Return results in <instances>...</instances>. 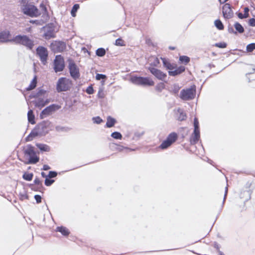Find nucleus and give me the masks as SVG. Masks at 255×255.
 <instances>
[{
	"instance_id": "nucleus-1",
	"label": "nucleus",
	"mask_w": 255,
	"mask_h": 255,
	"mask_svg": "<svg viewBox=\"0 0 255 255\" xmlns=\"http://www.w3.org/2000/svg\"><path fill=\"white\" fill-rule=\"evenodd\" d=\"M13 42L20 44L26 47L27 49L32 50L34 45V41L26 35H18L11 39Z\"/></svg>"
},
{
	"instance_id": "nucleus-2",
	"label": "nucleus",
	"mask_w": 255,
	"mask_h": 255,
	"mask_svg": "<svg viewBox=\"0 0 255 255\" xmlns=\"http://www.w3.org/2000/svg\"><path fill=\"white\" fill-rule=\"evenodd\" d=\"M24 153L28 157L27 164H36L39 160V157L34 151V147L30 144L28 145L24 149Z\"/></svg>"
},
{
	"instance_id": "nucleus-3",
	"label": "nucleus",
	"mask_w": 255,
	"mask_h": 255,
	"mask_svg": "<svg viewBox=\"0 0 255 255\" xmlns=\"http://www.w3.org/2000/svg\"><path fill=\"white\" fill-rule=\"evenodd\" d=\"M131 82L135 85L141 86H153L154 82L148 77L133 76L130 78Z\"/></svg>"
},
{
	"instance_id": "nucleus-4",
	"label": "nucleus",
	"mask_w": 255,
	"mask_h": 255,
	"mask_svg": "<svg viewBox=\"0 0 255 255\" xmlns=\"http://www.w3.org/2000/svg\"><path fill=\"white\" fill-rule=\"evenodd\" d=\"M196 93L195 86L186 89H183L181 91L180 98L184 101H188L193 99Z\"/></svg>"
},
{
	"instance_id": "nucleus-5",
	"label": "nucleus",
	"mask_w": 255,
	"mask_h": 255,
	"mask_svg": "<svg viewBox=\"0 0 255 255\" xmlns=\"http://www.w3.org/2000/svg\"><path fill=\"white\" fill-rule=\"evenodd\" d=\"M70 81L66 78L62 77L59 78L57 81L56 90L58 92L66 91L70 88Z\"/></svg>"
},
{
	"instance_id": "nucleus-6",
	"label": "nucleus",
	"mask_w": 255,
	"mask_h": 255,
	"mask_svg": "<svg viewBox=\"0 0 255 255\" xmlns=\"http://www.w3.org/2000/svg\"><path fill=\"white\" fill-rule=\"evenodd\" d=\"M61 107L56 104H52L42 111L40 114L41 119H44L51 115H52L55 111L58 110Z\"/></svg>"
},
{
	"instance_id": "nucleus-7",
	"label": "nucleus",
	"mask_w": 255,
	"mask_h": 255,
	"mask_svg": "<svg viewBox=\"0 0 255 255\" xmlns=\"http://www.w3.org/2000/svg\"><path fill=\"white\" fill-rule=\"evenodd\" d=\"M64 61L61 55H57L54 61V69L55 72L62 71L64 68Z\"/></svg>"
},
{
	"instance_id": "nucleus-8",
	"label": "nucleus",
	"mask_w": 255,
	"mask_h": 255,
	"mask_svg": "<svg viewBox=\"0 0 255 255\" xmlns=\"http://www.w3.org/2000/svg\"><path fill=\"white\" fill-rule=\"evenodd\" d=\"M36 52L41 62L45 65L47 62L48 54L47 49L43 46H39L36 49Z\"/></svg>"
},
{
	"instance_id": "nucleus-9",
	"label": "nucleus",
	"mask_w": 255,
	"mask_h": 255,
	"mask_svg": "<svg viewBox=\"0 0 255 255\" xmlns=\"http://www.w3.org/2000/svg\"><path fill=\"white\" fill-rule=\"evenodd\" d=\"M22 11L25 14L31 17H35L37 15L38 9L33 5H27L24 6Z\"/></svg>"
},
{
	"instance_id": "nucleus-10",
	"label": "nucleus",
	"mask_w": 255,
	"mask_h": 255,
	"mask_svg": "<svg viewBox=\"0 0 255 255\" xmlns=\"http://www.w3.org/2000/svg\"><path fill=\"white\" fill-rule=\"evenodd\" d=\"M69 69L71 77L74 79H78L80 77V73L79 68L77 67L75 63L72 61H70L69 63Z\"/></svg>"
},
{
	"instance_id": "nucleus-11",
	"label": "nucleus",
	"mask_w": 255,
	"mask_h": 255,
	"mask_svg": "<svg viewBox=\"0 0 255 255\" xmlns=\"http://www.w3.org/2000/svg\"><path fill=\"white\" fill-rule=\"evenodd\" d=\"M148 69L152 74L160 80L164 81L166 78V74L159 69L152 67H149Z\"/></svg>"
},
{
	"instance_id": "nucleus-12",
	"label": "nucleus",
	"mask_w": 255,
	"mask_h": 255,
	"mask_svg": "<svg viewBox=\"0 0 255 255\" xmlns=\"http://www.w3.org/2000/svg\"><path fill=\"white\" fill-rule=\"evenodd\" d=\"M223 16L226 19L231 18L234 15L231 5L229 3H225L222 7Z\"/></svg>"
},
{
	"instance_id": "nucleus-13",
	"label": "nucleus",
	"mask_w": 255,
	"mask_h": 255,
	"mask_svg": "<svg viewBox=\"0 0 255 255\" xmlns=\"http://www.w3.org/2000/svg\"><path fill=\"white\" fill-rule=\"evenodd\" d=\"M43 36L46 39H49L54 37L55 33L54 28L50 26L46 27Z\"/></svg>"
},
{
	"instance_id": "nucleus-14",
	"label": "nucleus",
	"mask_w": 255,
	"mask_h": 255,
	"mask_svg": "<svg viewBox=\"0 0 255 255\" xmlns=\"http://www.w3.org/2000/svg\"><path fill=\"white\" fill-rule=\"evenodd\" d=\"M10 35L9 31L5 30L0 32V41L1 42H12L9 37Z\"/></svg>"
},
{
	"instance_id": "nucleus-15",
	"label": "nucleus",
	"mask_w": 255,
	"mask_h": 255,
	"mask_svg": "<svg viewBox=\"0 0 255 255\" xmlns=\"http://www.w3.org/2000/svg\"><path fill=\"white\" fill-rule=\"evenodd\" d=\"M53 46L57 52H63L66 49V44L63 41H55Z\"/></svg>"
},
{
	"instance_id": "nucleus-16",
	"label": "nucleus",
	"mask_w": 255,
	"mask_h": 255,
	"mask_svg": "<svg viewBox=\"0 0 255 255\" xmlns=\"http://www.w3.org/2000/svg\"><path fill=\"white\" fill-rule=\"evenodd\" d=\"M200 138V130H194L190 139V142L192 144H196Z\"/></svg>"
},
{
	"instance_id": "nucleus-17",
	"label": "nucleus",
	"mask_w": 255,
	"mask_h": 255,
	"mask_svg": "<svg viewBox=\"0 0 255 255\" xmlns=\"http://www.w3.org/2000/svg\"><path fill=\"white\" fill-rule=\"evenodd\" d=\"M185 68L184 66H181L178 67L177 68H176L175 70H172L171 71H169L168 72V74L170 76H175L178 74H181L183 72H184L185 71Z\"/></svg>"
},
{
	"instance_id": "nucleus-18",
	"label": "nucleus",
	"mask_w": 255,
	"mask_h": 255,
	"mask_svg": "<svg viewBox=\"0 0 255 255\" xmlns=\"http://www.w3.org/2000/svg\"><path fill=\"white\" fill-rule=\"evenodd\" d=\"M163 66L168 70L170 71L173 70L175 68L174 64L171 63L168 60L165 58H161Z\"/></svg>"
},
{
	"instance_id": "nucleus-19",
	"label": "nucleus",
	"mask_w": 255,
	"mask_h": 255,
	"mask_svg": "<svg viewBox=\"0 0 255 255\" xmlns=\"http://www.w3.org/2000/svg\"><path fill=\"white\" fill-rule=\"evenodd\" d=\"M148 62L149 63V67H157L160 63L159 60L158 58L151 56L148 60Z\"/></svg>"
},
{
	"instance_id": "nucleus-20",
	"label": "nucleus",
	"mask_w": 255,
	"mask_h": 255,
	"mask_svg": "<svg viewBox=\"0 0 255 255\" xmlns=\"http://www.w3.org/2000/svg\"><path fill=\"white\" fill-rule=\"evenodd\" d=\"M36 146L41 151L44 152H49L50 150V147L47 144L43 143H36Z\"/></svg>"
},
{
	"instance_id": "nucleus-21",
	"label": "nucleus",
	"mask_w": 255,
	"mask_h": 255,
	"mask_svg": "<svg viewBox=\"0 0 255 255\" xmlns=\"http://www.w3.org/2000/svg\"><path fill=\"white\" fill-rule=\"evenodd\" d=\"M56 231L57 232H60L63 236H67L70 234V232L68 229L63 226L57 227L56 228Z\"/></svg>"
},
{
	"instance_id": "nucleus-22",
	"label": "nucleus",
	"mask_w": 255,
	"mask_h": 255,
	"mask_svg": "<svg viewBox=\"0 0 255 255\" xmlns=\"http://www.w3.org/2000/svg\"><path fill=\"white\" fill-rule=\"evenodd\" d=\"M116 123V120L111 116H108L107 119L106 127L107 128H112L114 126Z\"/></svg>"
},
{
	"instance_id": "nucleus-23",
	"label": "nucleus",
	"mask_w": 255,
	"mask_h": 255,
	"mask_svg": "<svg viewBox=\"0 0 255 255\" xmlns=\"http://www.w3.org/2000/svg\"><path fill=\"white\" fill-rule=\"evenodd\" d=\"M27 118L28 122L31 124H34L35 122V116L33 114V111L32 110H30L28 111L27 113Z\"/></svg>"
},
{
	"instance_id": "nucleus-24",
	"label": "nucleus",
	"mask_w": 255,
	"mask_h": 255,
	"mask_svg": "<svg viewBox=\"0 0 255 255\" xmlns=\"http://www.w3.org/2000/svg\"><path fill=\"white\" fill-rule=\"evenodd\" d=\"M37 84V77L36 76H34L31 82H30V84H29V86L26 88V90L27 91H30L33 89H34Z\"/></svg>"
},
{
	"instance_id": "nucleus-25",
	"label": "nucleus",
	"mask_w": 255,
	"mask_h": 255,
	"mask_svg": "<svg viewBox=\"0 0 255 255\" xmlns=\"http://www.w3.org/2000/svg\"><path fill=\"white\" fill-rule=\"evenodd\" d=\"M177 134L175 132H172L168 135L166 139L172 144L173 142L175 141V140L177 139Z\"/></svg>"
},
{
	"instance_id": "nucleus-26",
	"label": "nucleus",
	"mask_w": 255,
	"mask_h": 255,
	"mask_svg": "<svg viewBox=\"0 0 255 255\" xmlns=\"http://www.w3.org/2000/svg\"><path fill=\"white\" fill-rule=\"evenodd\" d=\"M39 133L36 131H32L26 137L25 139L26 141H30L33 140V139L37 136Z\"/></svg>"
},
{
	"instance_id": "nucleus-27",
	"label": "nucleus",
	"mask_w": 255,
	"mask_h": 255,
	"mask_svg": "<svg viewBox=\"0 0 255 255\" xmlns=\"http://www.w3.org/2000/svg\"><path fill=\"white\" fill-rule=\"evenodd\" d=\"M46 91L42 89H38V91L36 94H33L30 95L31 98H38L39 96L44 95L46 93Z\"/></svg>"
},
{
	"instance_id": "nucleus-28",
	"label": "nucleus",
	"mask_w": 255,
	"mask_h": 255,
	"mask_svg": "<svg viewBox=\"0 0 255 255\" xmlns=\"http://www.w3.org/2000/svg\"><path fill=\"white\" fill-rule=\"evenodd\" d=\"M234 27L236 31L240 33H243L244 32V28L240 23L238 22L235 23Z\"/></svg>"
},
{
	"instance_id": "nucleus-29",
	"label": "nucleus",
	"mask_w": 255,
	"mask_h": 255,
	"mask_svg": "<svg viewBox=\"0 0 255 255\" xmlns=\"http://www.w3.org/2000/svg\"><path fill=\"white\" fill-rule=\"evenodd\" d=\"M214 24L215 26L217 27V28H218L219 30L224 29V25L220 19H216L214 21Z\"/></svg>"
},
{
	"instance_id": "nucleus-30",
	"label": "nucleus",
	"mask_w": 255,
	"mask_h": 255,
	"mask_svg": "<svg viewBox=\"0 0 255 255\" xmlns=\"http://www.w3.org/2000/svg\"><path fill=\"white\" fill-rule=\"evenodd\" d=\"M35 106L36 107L41 108L44 107V100L42 99H38L37 101H35Z\"/></svg>"
},
{
	"instance_id": "nucleus-31",
	"label": "nucleus",
	"mask_w": 255,
	"mask_h": 255,
	"mask_svg": "<svg viewBox=\"0 0 255 255\" xmlns=\"http://www.w3.org/2000/svg\"><path fill=\"white\" fill-rule=\"evenodd\" d=\"M178 113H179V115L178 117V120L180 121H182L185 120L186 119V115L184 113L182 110L179 109L178 110Z\"/></svg>"
},
{
	"instance_id": "nucleus-32",
	"label": "nucleus",
	"mask_w": 255,
	"mask_h": 255,
	"mask_svg": "<svg viewBox=\"0 0 255 255\" xmlns=\"http://www.w3.org/2000/svg\"><path fill=\"white\" fill-rule=\"evenodd\" d=\"M33 176V174L32 173H26L25 172L22 177L26 181H31L32 179V177Z\"/></svg>"
},
{
	"instance_id": "nucleus-33",
	"label": "nucleus",
	"mask_w": 255,
	"mask_h": 255,
	"mask_svg": "<svg viewBox=\"0 0 255 255\" xmlns=\"http://www.w3.org/2000/svg\"><path fill=\"white\" fill-rule=\"evenodd\" d=\"M171 145V143H170L169 141H168V140L165 139L162 142V143L159 146V147L163 149H166L167 147H168L169 146H170Z\"/></svg>"
},
{
	"instance_id": "nucleus-34",
	"label": "nucleus",
	"mask_w": 255,
	"mask_h": 255,
	"mask_svg": "<svg viewBox=\"0 0 255 255\" xmlns=\"http://www.w3.org/2000/svg\"><path fill=\"white\" fill-rule=\"evenodd\" d=\"M79 8V5L78 4H74L71 11V14L73 17H75L76 16V12L78 10Z\"/></svg>"
},
{
	"instance_id": "nucleus-35",
	"label": "nucleus",
	"mask_w": 255,
	"mask_h": 255,
	"mask_svg": "<svg viewBox=\"0 0 255 255\" xmlns=\"http://www.w3.org/2000/svg\"><path fill=\"white\" fill-rule=\"evenodd\" d=\"M106 54L105 49L103 48H99L96 50V55L100 57L104 56Z\"/></svg>"
},
{
	"instance_id": "nucleus-36",
	"label": "nucleus",
	"mask_w": 255,
	"mask_h": 255,
	"mask_svg": "<svg viewBox=\"0 0 255 255\" xmlns=\"http://www.w3.org/2000/svg\"><path fill=\"white\" fill-rule=\"evenodd\" d=\"M111 136L116 139H121L122 138V134L118 131H115L111 134Z\"/></svg>"
},
{
	"instance_id": "nucleus-37",
	"label": "nucleus",
	"mask_w": 255,
	"mask_h": 255,
	"mask_svg": "<svg viewBox=\"0 0 255 255\" xmlns=\"http://www.w3.org/2000/svg\"><path fill=\"white\" fill-rule=\"evenodd\" d=\"M179 60L186 64L190 61V58L186 56H181L179 57Z\"/></svg>"
},
{
	"instance_id": "nucleus-38",
	"label": "nucleus",
	"mask_w": 255,
	"mask_h": 255,
	"mask_svg": "<svg viewBox=\"0 0 255 255\" xmlns=\"http://www.w3.org/2000/svg\"><path fill=\"white\" fill-rule=\"evenodd\" d=\"M246 49L248 52H252L255 49V43H252L248 44L247 46Z\"/></svg>"
},
{
	"instance_id": "nucleus-39",
	"label": "nucleus",
	"mask_w": 255,
	"mask_h": 255,
	"mask_svg": "<svg viewBox=\"0 0 255 255\" xmlns=\"http://www.w3.org/2000/svg\"><path fill=\"white\" fill-rule=\"evenodd\" d=\"M92 121H93V122L94 123L97 124H100L102 122H103V120L99 116L96 117H93L92 118Z\"/></svg>"
},
{
	"instance_id": "nucleus-40",
	"label": "nucleus",
	"mask_w": 255,
	"mask_h": 255,
	"mask_svg": "<svg viewBox=\"0 0 255 255\" xmlns=\"http://www.w3.org/2000/svg\"><path fill=\"white\" fill-rule=\"evenodd\" d=\"M194 130H199V122L196 118H195L194 119Z\"/></svg>"
},
{
	"instance_id": "nucleus-41",
	"label": "nucleus",
	"mask_w": 255,
	"mask_h": 255,
	"mask_svg": "<svg viewBox=\"0 0 255 255\" xmlns=\"http://www.w3.org/2000/svg\"><path fill=\"white\" fill-rule=\"evenodd\" d=\"M54 182L53 179H49L48 178H46L45 180V185L47 186H49L51 185Z\"/></svg>"
},
{
	"instance_id": "nucleus-42",
	"label": "nucleus",
	"mask_w": 255,
	"mask_h": 255,
	"mask_svg": "<svg viewBox=\"0 0 255 255\" xmlns=\"http://www.w3.org/2000/svg\"><path fill=\"white\" fill-rule=\"evenodd\" d=\"M215 46L219 48H224L227 47V44L225 42H219L216 43Z\"/></svg>"
},
{
	"instance_id": "nucleus-43",
	"label": "nucleus",
	"mask_w": 255,
	"mask_h": 255,
	"mask_svg": "<svg viewBox=\"0 0 255 255\" xmlns=\"http://www.w3.org/2000/svg\"><path fill=\"white\" fill-rule=\"evenodd\" d=\"M115 45L117 46L124 45V41L121 38H118L116 40Z\"/></svg>"
},
{
	"instance_id": "nucleus-44",
	"label": "nucleus",
	"mask_w": 255,
	"mask_h": 255,
	"mask_svg": "<svg viewBox=\"0 0 255 255\" xmlns=\"http://www.w3.org/2000/svg\"><path fill=\"white\" fill-rule=\"evenodd\" d=\"M57 175V173L55 171H50L48 175V177L49 178H54Z\"/></svg>"
},
{
	"instance_id": "nucleus-45",
	"label": "nucleus",
	"mask_w": 255,
	"mask_h": 255,
	"mask_svg": "<svg viewBox=\"0 0 255 255\" xmlns=\"http://www.w3.org/2000/svg\"><path fill=\"white\" fill-rule=\"evenodd\" d=\"M106 78V76L102 74H97L96 76V79L97 80H100L101 79H104Z\"/></svg>"
},
{
	"instance_id": "nucleus-46",
	"label": "nucleus",
	"mask_w": 255,
	"mask_h": 255,
	"mask_svg": "<svg viewBox=\"0 0 255 255\" xmlns=\"http://www.w3.org/2000/svg\"><path fill=\"white\" fill-rule=\"evenodd\" d=\"M86 92L88 94H92L94 93V89H93V87L92 86H89L87 88Z\"/></svg>"
},
{
	"instance_id": "nucleus-47",
	"label": "nucleus",
	"mask_w": 255,
	"mask_h": 255,
	"mask_svg": "<svg viewBox=\"0 0 255 255\" xmlns=\"http://www.w3.org/2000/svg\"><path fill=\"white\" fill-rule=\"evenodd\" d=\"M249 24L251 26H255V19L251 18L249 21Z\"/></svg>"
},
{
	"instance_id": "nucleus-48",
	"label": "nucleus",
	"mask_w": 255,
	"mask_h": 255,
	"mask_svg": "<svg viewBox=\"0 0 255 255\" xmlns=\"http://www.w3.org/2000/svg\"><path fill=\"white\" fill-rule=\"evenodd\" d=\"M34 199L37 203H39L41 202V197L39 195H35L34 196Z\"/></svg>"
},
{
	"instance_id": "nucleus-49",
	"label": "nucleus",
	"mask_w": 255,
	"mask_h": 255,
	"mask_svg": "<svg viewBox=\"0 0 255 255\" xmlns=\"http://www.w3.org/2000/svg\"><path fill=\"white\" fill-rule=\"evenodd\" d=\"M249 8L248 7H246L244 8V14L246 16L247 18L249 16Z\"/></svg>"
},
{
	"instance_id": "nucleus-50",
	"label": "nucleus",
	"mask_w": 255,
	"mask_h": 255,
	"mask_svg": "<svg viewBox=\"0 0 255 255\" xmlns=\"http://www.w3.org/2000/svg\"><path fill=\"white\" fill-rule=\"evenodd\" d=\"M34 183L38 185H41L42 184L41 181L38 177H36L34 180Z\"/></svg>"
},
{
	"instance_id": "nucleus-51",
	"label": "nucleus",
	"mask_w": 255,
	"mask_h": 255,
	"mask_svg": "<svg viewBox=\"0 0 255 255\" xmlns=\"http://www.w3.org/2000/svg\"><path fill=\"white\" fill-rule=\"evenodd\" d=\"M237 15H238V16L239 17V18H240V19H243V18H247L246 16L245 15V14H242L241 12L238 13Z\"/></svg>"
},
{
	"instance_id": "nucleus-52",
	"label": "nucleus",
	"mask_w": 255,
	"mask_h": 255,
	"mask_svg": "<svg viewBox=\"0 0 255 255\" xmlns=\"http://www.w3.org/2000/svg\"><path fill=\"white\" fill-rule=\"evenodd\" d=\"M227 193H228V187L226 186L225 188V194H224V199H223V203H224V202L226 199Z\"/></svg>"
},
{
	"instance_id": "nucleus-53",
	"label": "nucleus",
	"mask_w": 255,
	"mask_h": 255,
	"mask_svg": "<svg viewBox=\"0 0 255 255\" xmlns=\"http://www.w3.org/2000/svg\"><path fill=\"white\" fill-rule=\"evenodd\" d=\"M179 87L177 85H174L173 91L175 94L178 92Z\"/></svg>"
},
{
	"instance_id": "nucleus-54",
	"label": "nucleus",
	"mask_w": 255,
	"mask_h": 255,
	"mask_svg": "<svg viewBox=\"0 0 255 255\" xmlns=\"http://www.w3.org/2000/svg\"><path fill=\"white\" fill-rule=\"evenodd\" d=\"M50 169V167L49 165L45 164L43 166L42 169L44 170H48Z\"/></svg>"
},
{
	"instance_id": "nucleus-55",
	"label": "nucleus",
	"mask_w": 255,
	"mask_h": 255,
	"mask_svg": "<svg viewBox=\"0 0 255 255\" xmlns=\"http://www.w3.org/2000/svg\"><path fill=\"white\" fill-rule=\"evenodd\" d=\"M41 175L42 177L45 178V179L46 178H48V175H47L44 172H42L41 173Z\"/></svg>"
},
{
	"instance_id": "nucleus-56",
	"label": "nucleus",
	"mask_w": 255,
	"mask_h": 255,
	"mask_svg": "<svg viewBox=\"0 0 255 255\" xmlns=\"http://www.w3.org/2000/svg\"><path fill=\"white\" fill-rule=\"evenodd\" d=\"M103 91L102 90H99V92H98V97L99 98H103V96L101 95V93H102Z\"/></svg>"
},
{
	"instance_id": "nucleus-57",
	"label": "nucleus",
	"mask_w": 255,
	"mask_h": 255,
	"mask_svg": "<svg viewBox=\"0 0 255 255\" xmlns=\"http://www.w3.org/2000/svg\"><path fill=\"white\" fill-rule=\"evenodd\" d=\"M228 30L230 33H236V32L234 31V29L233 28H229Z\"/></svg>"
},
{
	"instance_id": "nucleus-58",
	"label": "nucleus",
	"mask_w": 255,
	"mask_h": 255,
	"mask_svg": "<svg viewBox=\"0 0 255 255\" xmlns=\"http://www.w3.org/2000/svg\"><path fill=\"white\" fill-rule=\"evenodd\" d=\"M49 102H50V100L49 99H46L45 100H44V106L48 104Z\"/></svg>"
},
{
	"instance_id": "nucleus-59",
	"label": "nucleus",
	"mask_w": 255,
	"mask_h": 255,
	"mask_svg": "<svg viewBox=\"0 0 255 255\" xmlns=\"http://www.w3.org/2000/svg\"><path fill=\"white\" fill-rule=\"evenodd\" d=\"M255 71V68H252V71L247 73L246 75H248V74H250L253 73H254Z\"/></svg>"
},
{
	"instance_id": "nucleus-60",
	"label": "nucleus",
	"mask_w": 255,
	"mask_h": 255,
	"mask_svg": "<svg viewBox=\"0 0 255 255\" xmlns=\"http://www.w3.org/2000/svg\"><path fill=\"white\" fill-rule=\"evenodd\" d=\"M219 0L220 2L221 3H224L225 2H226L228 0Z\"/></svg>"
},
{
	"instance_id": "nucleus-61",
	"label": "nucleus",
	"mask_w": 255,
	"mask_h": 255,
	"mask_svg": "<svg viewBox=\"0 0 255 255\" xmlns=\"http://www.w3.org/2000/svg\"><path fill=\"white\" fill-rule=\"evenodd\" d=\"M43 128V124H40L38 126V128L40 129V128Z\"/></svg>"
},
{
	"instance_id": "nucleus-62",
	"label": "nucleus",
	"mask_w": 255,
	"mask_h": 255,
	"mask_svg": "<svg viewBox=\"0 0 255 255\" xmlns=\"http://www.w3.org/2000/svg\"><path fill=\"white\" fill-rule=\"evenodd\" d=\"M169 49H170L171 50H174L175 49V48L173 47H169Z\"/></svg>"
},
{
	"instance_id": "nucleus-63",
	"label": "nucleus",
	"mask_w": 255,
	"mask_h": 255,
	"mask_svg": "<svg viewBox=\"0 0 255 255\" xmlns=\"http://www.w3.org/2000/svg\"><path fill=\"white\" fill-rule=\"evenodd\" d=\"M160 86H161V87H162V88H163V86H164L163 84L161 83V84H160Z\"/></svg>"
},
{
	"instance_id": "nucleus-64",
	"label": "nucleus",
	"mask_w": 255,
	"mask_h": 255,
	"mask_svg": "<svg viewBox=\"0 0 255 255\" xmlns=\"http://www.w3.org/2000/svg\"><path fill=\"white\" fill-rule=\"evenodd\" d=\"M220 255H225L222 252H220Z\"/></svg>"
}]
</instances>
